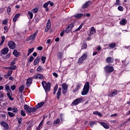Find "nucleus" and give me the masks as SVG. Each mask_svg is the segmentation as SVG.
I'll use <instances>...</instances> for the list:
<instances>
[{
  "mask_svg": "<svg viewBox=\"0 0 130 130\" xmlns=\"http://www.w3.org/2000/svg\"><path fill=\"white\" fill-rule=\"evenodd\" d=\"M32 82H33L32 77L29 78L28 79H27L26 85L27 87H30V85H31V84H32Z\"/></svg>",
  "mask_w": 130,
  "mask_h": 130,
  "instance_id": "9b49d317",
  "label": "nucleus"
},
{
  "mask_svg": "<svg viewBox=\"0 0 130 130\" xmlns=\"http://www.w3.org/2000/svg\"><path fill=\"white\" fill-rule=\"evenodd\" d=\"M48 5H50V6H51V7H53V3H52L50 1H48Z\"/></svg>",
  "mask_w": 130,
  "mask_h": 130,
  "instance_id": "bf43d9fd",
  "label": "nucleus"
},
{
  "mask_svg": "<svg viewBox=\"0 0 130 130\" xmlns=\"http://www.w3.org/2000/svg\"><path fill=\"white\" fill-rule=\"evenodd\" d=\"M37 36V32L34 33L31 36L29 37L28 40H32L33 39H35Z\"/></svg>",
  "mask_w": 130,
  "mask_h": 130,
  "instance_id": "a211bd4d",
  "label": "nucleus"
},
{
  "mask_svg": "<svg viewBox=\"0 0 130 130\" xmlns=\"http://www.w3.org/2000/svg\"><path fill=\"white\" fill-rule=\"evenodd\" d=\"M53 75L54 77H55V78H57V77H58V75L56 74V73H53Z\"/></svg>",
  "mask_w": 130,
  "mask_h": 130,
  "instance_id": "338daca9",
  "label": "nucleus"
},
{
  "mask_svg": "<svg viewBox=\"0 0 130 130\" xmlns=\"http://www.w3.org/2000/svg\"><path fill=\"white\" fill-rule=\"evenodd\" d=\"M84 100L83 98H79L74 100L72 103V105H78Z\"/></svg>",
  "mask_w": 130,
  "mask_h": 130,
  "instance_id": "423d86ee",
  "label": "nucleus"
},
{
  "mask_svg": "<svg viewBox=\"0 0 130 130\" xmlns=\"http://www.w3.org/2000/svg\"><path fill=\"white\" fill-rule=\"evenodd\" d=\"M40 57H37L34 61V66H37L38 63H39V61L40 60Z\"/></svg>",
  "mask_w": 130,
  "mask_h": 130,
  "instance_id": "f3484780",
  "label": "nucleus"
},
{
  "mask_svg": "<svg viewBox=\"0 0 130 130\" xmlns=\"http://www.w3.org/2000/svg\"><path fill=\"white\" fill-rule=\"evenodd\" d=\"M64 30H62L61 32V33H60V36L61 37H62V36H63V35L64 34Z\"/></svg>",
  "mask_w": 130,
  "mask_h": 130,
  "instance_id": "69168bd1",
  "label": "nucleus"
},
{
  "mask_svg": "<svg viewBox=\"0 0 130 130\" xmlns=\"http://www.w3.org/2000/svg\"><path fill=\"white\" fill-rule=\"evenodd\" d=\"M50 27H51V21L50 20H48L47 23V25L45 28V32H47L49 29H50Z\"/></svg>",
  "mask_w": 130,
  "mask_h": 130,
  "instance_id": "1a4fd4ad",
  "label": "nucleus"
},
{
  "mask_svg": "<svg viewBox=\"0 0 130 130\" xmlns=\"http://www.w3.org/2000/svg\"><path fill=\"white\" fill-rule=\"evenodd\" d=\"M4 97H7V95L3 92V91H0V98H4Z\"/></svg>",
  "mask_w": 130,
  "mask_h": 130,
  "instance_id": "79ce46f5",
  "label": "nucleus"
},
{
  "mask_svg": "<svg viewBox=\"0 0 130 130\" xmlns=\"http://www.w3.org/2000/svg\"><path fill=\"white\" fill-rule=\"evenodd\" d=\"M1 125H2V126H3L5 129H9V125H8V123H6V122H2Z\"/></svg>",
  "mask_w": 130,
  "mask_h": 130,
  "instance_id": "f8f14e48",
  "label": "nucleus"
},
{
  "mask_svg": "<svg viewBox=\"0 0 130 130\" xmlns=\"http://www.w3.org/2000/svg\"><path fill=\"white\" fill-rule=\"evenodd\" d=\"M12 74H13V71L9 70L7 72V75L10 77V76L12 75Z\"/></svg>",
  "mask_w": 130,
  "mask_h": 130,
  "instance_id": "09e8293b",
  "label": "nucleus"
},
{
  "mask_svg": "<svg viewBox=\"0 0 130 130\" xmlns=\"http://www.w3.org/2000/svg\"><path fill=\"white\" fill-rule=\"evenodd\" d=\"M7 110L8 111H12V110H13V108H12L11 107H9L7 108Z\"/></svg>",
  "mask_w": 130,
  "mask_h": 130,
  "instance_id": "774afa93",
  "label": "nucleus"
},
{
  "mask_svg": "<svg viewBox=\"0 0 130 130\" xmlns=\"http://www.w3.org/2000/svg\"><path fill=\"white\" fill-rule=\"evenodd\" d=\"M24 85H22L19 88V91L20 93H22L24 91Z\"/></svg>",
  "mask_w": 130,
  "mask_h": 130,
  "instance_id": "ea45409f",
  "label": "nucleus"
},
{
  "mask_svg": "<svg viewBox=\"0 0 130 130\" xmlns=\"http://www.w3.org/2000/svg\"><path fill=\"white\" fill-rule=\"evenodd\" d=\"M8 114L9 116H10V117H14V116H15V114H14L11 112H8Z\"/></svg>",
  "mask_w": 130,
  "mask_h": 130,
  "instance_id": "a19ab883",
  "label": "nucleus"
},
{
  "mask_svg": "<svg viewBox=\"0 0 130 130\" xmlns=\"http://www.w3.org/2000/svg\"><path fill=\"white\" fill-rule=\"evenodd\" d=\"M58 88V85H56L55 87L54 88V91H57Z\"/></svg>",
  "mask_w": 130,
  "mask_h": 130,
  "instance_id": "680f3d73",
  "label": "nucleus"
},
{
  "mask_svg": "<svg viewBox=\"0 0 130 130\" xmlns=\"http://www.w3.org/2000/svg\"><path fill=\"white\" fill-rule=\"evenodd\" d=\"M33 51H34V48L29 49L28 53H27V56H29L30 55V54H31V53H32V52H33Z\"/></svg>",
  "mask_w": 130,
  "mask_h": 130,
  "instance_id": "473e14b6",
  "label": "nucleus"
},
{
  "mask_svg": "<svg viewBox=\"0 0 130 130\" xmlns=\"http://www.w3.org/2000/svg\"><path fill=\"white\" fill-rule=\"evenodd\" d=\"M126 20L124 19H122L121 20V21H120V24H121L122 26H124V25H125V24H126Z\"/></svg>",
  "mask_w": 130,
  "mask_h": 130,
  "instance_id": "393cba45",
  "label": "nucleus"
},
{
  "mask_svg": "<svg viewBox=\"0 0 130 130\" xmlns=\"http://www.w3.org/2000/svg\"><path fill=\"white\" fill-rule=\"evenodd\" d=\"M87 53H84L80 58H79L78 61V64H81L84 62V60L87 59Z\"/></svg>",
  "mask_w": 130,
  "mask_h": 130,
  "instance_id": "20e7f679",
  "label": "nucleus"
},
{
  "mask_svg": "<svg viewBox=\"0 0 130 130\" xmlns=\"http://www.w3.org/2000/svg\"><path fill=\"white\" fill-rule=\"evenodd\" d=\"M9 52V48H5L4 49H2L1 51V53L2 54H7Z\"/></svg>",
  "mask_w": 130,
  "mask_h": 130,
  "instance_id": "6ab92c4d",
  "label": "nucleus"
},
{
  "mask_svg": "<svg viewBox=\"0 0 130 130\" xmlns=\"http://www.w3.org/2000/svg\"><path fill=\"white\" fill-rule=\"evenodd\" d=\"M81 48L82 49H86L87 48V44H83Z\"/></svg>",
  "mask_w": 130,
  "mask_h": 130,
  "instance_id": "8fccbe9b",
  "label": "nucleus"
},
{
  "mask_svg": "<svg viewBox=\"0 0 130 130\" xmlns=\"http://www.w3.org/2000/svg\"><path fill=\"white\" fill-rule=\"evenodd\" d=\"M106 61L108 63H112V62H113V58H111V57H109L107 58Z\"/></svg>",
  "mask_w": 130,
  "mask_h": 130,
  "instance_id": "4be33fe9",
  "label": "nucleus"
},
{
  "mask_svg": "<svg viewBox=\"0 0 130 130\" xmlns=\"http://www.w3.org/2000/svg\"><path fill=\"white\" fill-rule=\"evenodd\" d=\"M59 122H60V120L59 119V118H58L54 121V124L55 125H56L57 124H59Z\"/></svg>",
  "mask_w": 130,
  "mask_h": 130,
  "instance_id": "72a5a7b5",
  "label": "nucleus"
},
{
  "mask_svg": "<svg viewBox=\"0 0 130 130\" xmlns=\"http://www.w3.org/2000/svg\"><path fill=\"white\" fill-rule=\"evenodd\" d=\"M13 54L16 56V57H18L19 55H20V53L17 51V50H14L13 51Z\"/></svg>",
  "mask_w": 130,
  "mask_h": 130,
  "instance_id": "cd10ccee",
  "label": "nucleus"
},
{
  "mask_svg": "<svg viewBox=\"0 0 130 130\" xmlns=\"http://www.w3.org/2000/svg\"><path fill=\"white\" fill-rule=\"evenodd\" d=\"M116 46V44L115 43H111V44H107L105 45V46H107V47H110V48H111L112 49L114 48L115 47V46Z\"/></svg>",
  "mask_w": 130,
  "mask_h": 130,
  "instance_id": "dca6fc26",
  "label": "nucleus"
},
{
  "mask_svg": "<svg viewBox=\"0 0 130 130\" xmlns=\"http://www.w3.org/2000/svg\"><path fill=\"white\" fill-rule=\"evenodd\" d=\"M118 10L120 12H122V11H123V8L122 6H119L118 7Z\"/></svg>",
  "mask_w": 130,
  "mask_h": 130,
  "instance_id": "864d4df0",
  "label": "nucleus"
},
{
  "mask_svg": "<svg viewBox=\"0 0 130 130\" xmlns=\"http://www.w3.org/2000/svg\"><path fill=\"white\" fill-rule=\"evenodd\" d=\"M11 7H8V8H7V13L8 14H10V13H11Z\"/></svg>",
  "mask_w": 130,
  "mask_h": 130,
  "instance_id": "6e6d98bb",
  "label": "nucleus"
},
{
  "mask_svg": "<svg viewBox=\"0 0 130 130\" xmlns=\"http://www.w3.org/2000/svg\"><path fill=\"white\" fill-rule=\"evenodd\" d=\"M44 105V102H41L37 104L36 106L37 108H40L41 107H42L43 105Z\"/></svg>",
  "mask_w": 130,
  "mask_h": 130,
  "instance_id": "c756f323",
  "label": "nucleus"
},
{
  "mask_svg": "<svg viewBox=\"0 0 130 130\" xmlns=\"http://www.w3.org/2000/svg\"><path fill=\"white\" fill-rule=\"evenodd\" d=\"M24 108L25 111L27 112V113H31V112H35V111H36L37 110L36 108L30 107L27 105H24Z\"/></svg>",
  "mask_w": 130,
  "mask_h": 130,
  "instance_id": "f03ea898",
  "label": "nucleus"
},
{
  "mask_svg": "<svg viewBox=\"0 0 130 130\" xmlns=\"http://www.w3.org/2000/svg\"><path fill=\"white\" fill-rule=\"evenodd\" d=\"M5 89L7 91L8 93H12V90H11L10 86L8 84L5 85Z\"/></svg>",
  "mask_w": 130,
  "mask_h": 130,
  "instance_id": "5701e85b",
  "label": "nucleus"
},
{
  "mask_svg": "<svg viewBox=\"0 0 130 130\" xmlns=\"http://www.w3.org/2000/svg\"><path fill=\"white\" fill-rule=\"evenodd\" d=\"M34 79H40L42 80L43 79V75L41 74H37L33 77Z\"/></svg>",
  "mask_w": 130,
  "mask_h": 130,
  "instance_id": "ddd939ff",
  "label": "nucleus"
},
{
  "mask_svg": "<svg viewBox=\"0 0 130 130\" xmlns=\"http://www.w3.org/2000/svg\"><path fill=\"white\" fill-rule=\"evenodd\" d=\"M96 124V122L95 121H91L90 122V126H92V125H94V124Z\"/></svg>",
  "mask_w": 130,
  "mask_h": 130,
  "instance_id": "e2e57ef3",
  "label": "nucleus"
},
{
  "mask_svg": "<svg viewBox=\"0 0 130 130\" xmlns=\"http://www.w3.org/2000/svg\"><path fill=\"white\" fill-rule=\"evenodd\" d=\"M93 114H94V115H98V116H100V117L102 116V114H101V113L99 112L98 111L93 112Z\"/></svg>",
  "mask_w": 130,
  "mask_h": 130,
  "instance_id": "2f4dec72",
  "label": "nucleus"
},
{
  "mask_svg": "<svg viewBox=\"0 0 130 130\" xmlns=\"http://www.w3.org/2000/svg\"><path fill=\"white\" fill-rule=\"evenodd\" d=\"M22 120H23L22 118H18V123H22Z\"/></svg>",
  "mask_w": 130,
  "mask_h": 130,
  "instance_id": "052dcab7",
  "label": "nucleus"
},
{
  "mask_svg": "<svg viewBox=\"0 0 130 130\" xmlns=\"http://www.w3.org/2000/svg\"><path fill=\"white\" fill-rule=\"evenodd\" d=\"M95 33H96V29H95L94 27H92L90 31V34H88V36H91V35H93Z\"/></svg>",
  "mask_w": 130,
  "mask_h": 130,
  "instance_id": "4468645a",
  "label": "nucleus"
},
{
  "mask_svg": "<svg viewBox=\"0 0 130 130\" xmlns=\"http://www.w3.org/2000/svg\"><path fill=\"white\" fill-rule=\"evenodd\" d=\"M83 25H84V24L83 23H81L79 27L75 29V32H77L78 31H80V30H81V29H82V27H83Z\"/></svg>",
  "mask_w": 130,
  "mask_h": 130,
  "instance_id": "4c0bfd02",
  "label": "nucleus"
},
{
  "mask_svg": "<svg viewBox=\"0 0 130 130\" xmlns=\"http://www.w3.org/2000/svg\"><path fill=\"white\" fill-rule=\"evenodd\" d=\"M7 96L10 100L11 101H13L14 100V98L12 97V92H8L7 93Z\"/></svg>",
  "mask_w": 130,
  "mask_h": 130,
  "instance_id": "bb28decb",
  "label": "nucleus"
},
{
  "mask_svg": "<svg viewBox=\"0 0 130 130\" xmlns=\"http://www.w3.org/2000/svg\"><path fill=\"white\" fill-rule=\"evenodd\" d=\"M32 60H34V57H33V56L30 57L28 61L31 62H32Z\"/></svg>",
  "mask_w": 130,
  "mask_h": 130,
  "instance_id": "4d7b16f0",
  "label": "nucleus"
},
{
  "mask_svg": "<svg viewBox=\"0 0 130 130\" xmlns=\"http://www.w3.org/2000/svg\"><path fill=\"white\" fill-rule=\"evenodd\" d=\"M11 90H12V91H14V90L16 89V85H12L11 87Z\"/></svg>",
  "mask_w": 130,
  "mask_h": 130,
  "instance_id": "13d9d810",
  "label": "nucleus"
},
{
  "mask_svg": "<svg viewBox=\"0 0 130 130\" xmlns=\"http://www.w3.org/2000/svg\"><path fill=\"white\" fill-rule=\"evenodd\" d=\"M102 48L101 47H100V46H99L97 48H96V50H98V51H100V50H101Z\"/></svg>",
  "mask_w": 130,
  "mask_h": 130,
  "instance_id": "0e129e2a",
  "label": "nucleus"
},
{
  "mask_svg": "<svg viewBox=\"0 0 130 130\" xmlns=\"http://www.w3.org/2000/svg\"><path fill=\"white\" fill-rule=\"evenodd\" d=\"M48 2H47V3H45L44 5H43V7L44 8H48Z\"/></svg>",
  "mask_w": 130,
  "mask_h": 130,
  "instance_id": "5fc2aeb1",
  "label": "nucleus"
},
{
  "mask_svg": "<svg viewBox=\"0 0 130 130\" xmlns=\"http://www.w3.org/2000/svg\"><path fill=\"white\" fill-rule=\"evenodd\" d=\"M91 4L90 2H86L83 5L82 8L83 9H86V8L88 7V6Z\"/></svg>",
  "mask_w": 130,
  "mask_h": 130,
  "instance_id": "a878e982",
  "label": "nucleus"
},
{
  "mask_svg": "<svg viewBox=\"0 0 130 130\" xmlns=\"http://www.w3.org/2000/svg\"><path fill=\"white\" fill-rule=\"evenodd\" d=\"M57 56L59 58H61V56H62V53H61V52H59L57 54Z\"/></svg>",
  "mask_w": 130,
  "mask_h": 130,
  "instance_id": "de8ad7c7",
  "label": "nucleus"
},
{
  "mask_svg": "<svg viewBox=\"0 0 130 130\" xmlns=\"http://www.w3.org/2000/svg\"><path fill=\"white\" fill-rule=\"evenodd\" d=\"M38 11H39V9H38V8H36L33 9L31 10V12H32V13H34V14H36V13H38Z\"/></svg>",
  "mask_w": 130,
  "mask_h": 130,
  "instance_id": "c9c22d12",
  "label": "nucleus"
},
{
  "mask_svg": "<svg viewBox=\"0 0 130 130\" xmlns=\"http://www.w3.org/2000/svg\"><path fill=\"white\" fill-rule=\"evenodd\" d=\"M72 29L71 28H70L68 26H67V28L65 29L66 33H70V31Z\"/></svg>",
  "mask_w": 130,
  "mask_h": 130,
  "instance_id": "c03bdc74",
  "label": "nucleus"
},
{
  "mask_svg": "<svg viewBox=\"0 0 130 130\" xmlns=\"http://www.w3.org/2000/svg\"><path fill=\"white\" fill-rule=\"evenodd\" d=\"M21 114L22 116H26V113H25V111L21 110Z\"/></svg>",
  "mask_w": 130,
  "mask_h": 130,
  "instance_id": "603ef678",
  "label": "nucleus"
},
{
  "mask_svg": "<svg viewBox=\"0 0 130 130\" xmlns=\"http://www.w3.org/2000/svg\"><path fill=\"white\" fill-rule=\"evenodd\" d=\"M8 44L10 49H15V48H16V43H15V42L13 41H9Z\"/></svg>",
  "mask_w": 130,
  "mask_h": 130,
  "instance_id": "6e6552de",
  "label": "nucleus"
},
{
  "mask_svg": "<svg viewBox=\"0 0 130 130\" xmlns=\"http://www.w3.org/2000/svg\"><path fill=\"white\" fill-rule=\"evenodd\" d=\"M27 14L29 16L30 19H33V13L31 11H28Z\"/></svg>",
  "mask_w": 130,
  "mask_h": 130,
  "instance_id": "f704fd0d",
  "label": "nucleus"
},
{
  "mask_svg": "<svg viewBox=\"0 0 130 130\" xmlns=\"http://www.w3.org/2000/svg\"><path fill=\"white\" fill-rule=\"evenodd\" d=\"M60 95H61V88H59L57 92V99H59V97H60Z\"/></svg>",
  "mask_w": 130,
  "mask_h": 130,
  "instance_id": "412c9836",
  "label": "nucleus"
},
{
  "mask_svg": "<svg viewBox=\"0 0 130 130\" xmlns=\"http://www.w3.org/2000/svg\"><path fill=\"white\" fill-rule=\"evenodd\" d=\"M9 70H12V71H15L16 69H17V67L16 66H12L9 67Z\"/></svg>",
  "mask_w": 130,
  "mask_h": 130,
  "instance_id": "58836bf2",
  "label": "nucleus"
},
{
  "mask_svg": "<svg viewBox=\"0 0 130 130\" xmlns=\"http://www.w3.org/2000/svg\"><path fill=\"white\" fill-rule=\"evenodd\" d=\"M37 71L39 72V73H41L42 72H43V69H42V67H41V66H39L37 68Z\"/></svg>",
  "mask_w": 130,
  "mask_h": 130,
  "instance_id": "e433bc0d",
  "label": "nucleus"
},
{
  "mask_svg": "<svg viewBox=\"0 0 130 130\" xmlns=\"http://www.w3.org/2000/svg\"><path fill=\"white\" fill-rule=\"evenodd\" d=\"M2 24H3V25H7V24H8V19L4 20Z\"/></svg>",
  "mask_w": 130,
  "mask_h": 130,
  "instance_id": "3c124183",
  "label": "nucleus"
},
{
  "mask_svg": "<svg viewBox=\"0 0 130 130\" xmlns=\"http://www.w3.org/2000/svg\"><path fill=\"white\" fill-rule=\"evenodd\" d=\"M74 26H75V24L74 23H71L69 24L68 26L72 30L73 28H74Z\"/></svg>",
  "mask_w": 130,
  "mask_h": 130,
  "instance_id": "49530a36",
  "label": "nucleus"
},
{
  "mask_svg": "<svg viewBox=\"0 0 130 130\" xmlns=\"http://www.w3.org/2000/svg\"><path fill=\"white\" fill-rule=\"evenodd\" d=\"M41 60L42 61V63H45V60H46V57L42 56L41 57Z\"/></svg>",
  "mask_w": 130,
  "mask_h": 130,
  "instance_id": "37998d69",
  "label": "nucleus"
},
{
  "mask_svg": "<svg viewBox=\"0 0 130 130\" xmlns=\"http://www.w3.org/2000/svg\"><path fill=\"white\" fill-rule=\"evenodd\" d=\"M99 123L101 124V125H102V126H103V127L105 128H109V126H108L107 124L105 123V122L99 121Z\"/></svg>",
  "mask_w": 130,
  "mask_h": 130,
  "instance_id": "2eb2a0df",
  "label": "nucleus"
},
{
  "mask_svg": "<svg viewBox=\"0 0 130 130\" xmlns=\"http://www.w3.org/2000/svg\"><path fill=\"white\" fill-rule=\"evenodd\" d=\"M42 125H43V120L41 121L40 124L39 125V127L37 128V130L41 129L42 128Z\"/></svg>",
  "mask_w": 130,
  "mask_h": 130,
  "instance_id": "7c9ffc66",
  "label": "nucleus"
},
{
  "mask_svg": "<svg viewBox=\"0 0 130 130\" xmlns=\"http://www.w3.org/2000/svg\"><path fill=\"white\" fill-rule=\"evenodd\" d=\"M20 17V13L17 14L14 17L13 19V22H17V20H18V18Z\"/></svg>",
  "mask_w": 130,
  "mask_h": 130,
  "instance_id": "b1692460",
  "label": "nucleus"
},
{
  "mask_svg": "<svg viewBox=\"0 0 130 130\" xmlns=\"http://www.w3.org/2000/svg\"><path fill=\"white\" fill-rule=\"evenodd\" d=\"M106 73H112L114 71V68L112 66H107L104 68Z\"/></svg>",
  "mask_w": 130,
  "mask_h": 130,
  "instance_id": "39448f33",
  "label": "nucleus"
},
{
  "mask_svg": "<svg viewBox=\"0 0 130 130\" xmlns=\"http://www.w3.org/2000/svg\"><path fill=\"white\" fill-rule=\"evenodd\" d=\"M67 92H68V85L63 83L62 84V93L63 95H66Z\"/></svg>",
  "mask_w": 130,
  "mask_h": 130,
  "instance_id": "0eeeda50",
  "label": "nucleus"
},
{
  "mask_svg": "<svg viewBox=\"0 0 130 130\" xmlns=\"http://www.w3.org/2000/svg\"><path fill=\"white\" fill-rule=\"evenodd\" d=\"M13 112L14 113H17L18 112V109L16 107H14L12 108Z\"/></svg>",
  "mask_w": 130,
  "mask_h": 130,
  "instance_id": "a18cd8bd",
  "label": "nucleus"
},
{
  "mask_svg": "<svg viewBox=\"0 0 130 130\" xmlns=\"http://www.w3.org/2000/svg\"><path fill=\"white\" fill-rule=\"evenodd\" d=\"M89 89H90V84L89 83V82H87L84 85L83 90L81 92V94L83 96L87 95V94H88V92H89Z\"/></svg>",
  "mask_w": 130,
  "mask_h": 130,
  "instance_id": "f257e3e1",
  "label": "nucleus"
},
{
  "mask_svg": "<svg viewBox=\"0 0 130 130\" xmlns=\"http://www.w3.org/2000/svg\"><path fill=\"white\" fill-rule=\"evenodd\" d=\"M81 86H82V83H79L77 85L76 88L74 89V90H73L74 93H76V92H77V91H78V90H79V88H80V87H81Z\"/></svg>",
  "mask_w": 130,
  "mask_h": 130,
  "instance_id": "aec40b11",
  "label": "nucleus"
},
{
  "mask_svg": "<svg viewBox=\"0 0 130 130\" xmlns=\"http://www.w3.org/2000/svg\"><path fill=\"white\" fill-rule=\"evenodd\" d=\"M42 84L44 87V89L45 92H48V91H50V87H51L50 83L48 82L47 84L46 82H45V81H43L42 82Z\"/></svg>",
  "mask_w": 130,
  "mask_h": 130,
  "instance_id": "7ed1b4c3",
  "label": "nucleus"
},
{
  "mask_svg": "<svg viewBox=\"0 0 130 130\" xmlns=\"http://www.w3.org/2000/svg\"><path fill=\"white\" fill-rule=\"evenodd\" d=\"M119 93V91L117 90H114L110 94L108 95L109 97H114V96H115L117 95Z\"/></svg>",
  "mask_w": 130,
  "mask_h": 130,
  "instance_id": "9d476101",
  "label": "nucleus"
},
{
  "mask_svg": "<svg viewBox=\"0 0 130 130\" xmlns=\"http://www.w3.org/2000/svg\"><path fill=\"white\" fill-rule=\"evenodd\" d=\"M84 16V14L83 13H79L75 14L74 15L75 18H81Z\"/></svg>",
  "mask_w": 130,
  "mask_h": 130,
  "instance_id": "c85d7f7f",
  "label": "nucleus"
}]
</instances>
